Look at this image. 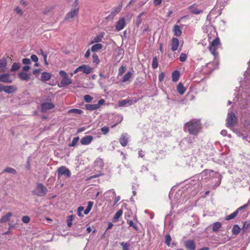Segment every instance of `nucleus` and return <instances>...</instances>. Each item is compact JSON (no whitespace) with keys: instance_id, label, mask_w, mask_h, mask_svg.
<instances>
[{"instance_id":"obj_1","label":"nucleus","mask_w":250,"mask_h":250,"mask_svg":"<svg viewBox=\"0 0 250 250\" xmlns=\"http://www.w3.org/2000/svg\"><path fill=\"white\" fill-rule=\"evenodd\" d=\"M202 125L200 120L192 119L187 122L184 126L185 131L188 132L190 134L197 135L201 132Z\"/></svg>"},{"instance_id":"obj_2","label":"nucleus","mask_w":250,"mask_h":250,"mask_svg":"<svg viewBox=\"0 0 250 250\" xmlns=\"http://www.w3.org/2000/svg\"><path fill=\"white\" fill-rule=\"evenodd\" d=\"M220 44L221 42L219 38H216L210 43L208 47V50L215 58H216L218 55L216 50L219 48Z\"/></svg>"},{"instance_id":"obj_3","label":"nucleus","mask_w":250,"mask_h":250,"mask_svg":"<svg viewBox=\"0 0 250 250\" xmlns=\"http://www.w3.org/2000/svg\"><path fill=\"white\" fill-rule=\"evenodd\" d=\"M47 192V189L42 184L38 183L33 191V193L38 196H44Z\"/></svg>"},{"instance_id":"obj_4","label":"nucleus","mask_w":250,"mask_h":250,"mask_svg":"<svg viewBox=\"0 0 250 250\" xmlns=\"http://www.w3.org/2000/svg\"><path fill=\"white\" fill-rule=\"evenodd\" d=\"M58 177L60 178L62 175H65L67 177L71 176L70 171L65 166H62L57 169Z\"/></svg>"},{"instance_id":"obj_5","label":"nucleus","mask_w":250,"mask_h":250,"mask_svg":"<svg viewBox=\"0 0 250 250\" xmlns=\"http://www.w3.org/2000/svg\"><path fill=\"white\" fill-rule=\"evenodd\" d=\"M104 102H105L104 100L102 99L99 100L98 102V103L96 104H86L85 105V107L87 110L93 111V110H96V109H98V108H99L100 107L101 105L104 104Z\"/></svg>"},{"instance_id":"obj_6","label":"nucleus","mask_w":250,"mask_h":250,"mask_svg":"<svg viewBox=\"0 0 250 250\" xmlns=\"http://www.w3.org/2000/svg\"><path fill=\"white\" fill-rule=\"evenodd\" d=\"M79 12V8H72L68 12L65 17V20L72 19L77 17Z\"/></svg>"},{"instance_id":"obj_7","label":"nucleus","mask_w":250,"mask_h":250,"mask_svg":"<svg viewBox=\"0 0 250 250\" xmlns=\"http://www.w3.org/2000/svg\"><path fill=\"white\" fill-rule=\"evenodd\" d=\"M138 100L136 98H133L132 100H130L129 99H126L125 100L122 101H119L118 102L119 106L123 107L125 105H130L134 103H137Z\"/></svg>"},{"instance_id":"obj_8","label":"nucleus","mask_w":250,"mask_h":250,"mask_svg":"<svg viewBox=\"0 0 250 250\" xmlns=\"http://www.w3.org/2000/svg\"><path fill=\"white\" fill-rule=\"evenodd\" d=\"M236 117L233 113L230 112L228 114L227 124L229 126H233L236 123Z\"/></svg>"},{"instance_id":"obj_9","label":"nucleus","mask_w":250,"mask_h":250,"mask_svg":"<svg viewBox=\"0 0 250 250\" xmlns=\"http://www.w3.org/2000/svg\"><path fill=\"white\" fill-rule=\"evenodd\" d=\"M198 5L196 3H193L190 5L188 7V9L189 10L191 14L195 15H198L203 12V10L200 9L198 8Z\"/></svg>"},{"instance_id":"obj_10","label":"nucleus","mask_w":250,"mask_h":250,"mask_svg":"<svg viewBox=\"0 0 250 250\" xmlns=\"http://www.w3.org/2000/svg\"><path fill=\"white\" fill-rule=\"evenodd\" d=\"M126 25L125 20L124 17H122L116 22L115 25L116 30L118 31L123 30Z\"/></svg>"},{"instance_id":"obj_11","label":"nucleus","mask_w":250,"mask_h":250,"mask_svg":"<svg viewBox=\"0 0 250 250\" xmlns=\"http://www.w3.org/2000/svg\"><path fill=\"white\" fill-rule=\"evenodd\" d=\"M13 82L9 73H5L0 75V82L11 83Z\"/></svg>"},{"instance_id":"obj_12","label":"nucleus","mask_w":250,"mask_h":250,"mask_svg":"<svg viewBox=\"0 0 250 250\" xmlns=\"http://www.w3.org/2000/svg\"><path fill=\"white\" fill-rule=\"evenodd\" d=\"M41 106L42 112H45L48 110L53 109L55 107V105L53 104L48 102L43 103Z\"/></svg>"},{"instance_id":"obj_13","label":"nucleus","mask_w":250,"mask_h":250,"mask_svg":"<svg viewBox=\"0 0 250 250\" xmlns=\"http://www.w3.org/2000/svg\"><path fill=\"white\" fill-rule=\"evenodd\" d=\"M184 246L188 250H195V244L192 240H188L184 242Z\"/></svg>"},{"instance_id":"obj_14","label":"nucleus","mask_w":250,"mask_h":250,"mask_svg":"<svg viewBox=\"0 0 250 250\" xmlns=\"http://www.w3.org/2000/svg\"><path fill=\"white\" fill-rule=\"evenodd\" d=\"M171 46V49L172 51L174 52L178 50V47L179 46V42L177 38L174 37L172 39Z\"/></svg>"},{"instance_id":"obj_15","label":"nucleus","mask_w":250,"mask_h":250,"mask_svg":"<svg viewBox=\"0 0 250 250\" xmlns=\"http://www.w3.org/2000/svg\"><path fill=\"white\" fill-rule=\"evenodd\" d=\"M72 83V80L70 79H69L67 76L65 78H63V79H62V81H61L60 84H59L58 85L60 87H65L71 84Z\"/></svg>"},{"instance_id":"obj_16","label":"nucleus","mask_w":250,"mask_h":250,"mask_svg":"<svg viewBox=\"0 0 250 250\" xmlns=\"http://www.w3.org/2000/svg\"><path fill=\"white\" fill-rule=\"evenodd\" d=\"M93 140V137L92 136H86L83 137L81 140L80 142L82 145H88L91 143Z\"/></svg>"},{"instance_id":"obj_17","label":"nucleus","mask_w":250,"mask_h":250,"mask_svg":"<svg viewBox=\"0 0 250 250\" xmlns=\"http://www.w3.org/2000/svg\"><path fill=\"white\" fill-rule=\"evenodd\" d=\"M18 77L22 81L27 82L30 79V74L25 72H21L18 74Z\"/></svg>"},{"instance_id":"obj_18","label":"nucleus","mask_w":250,"mask_h":250,"mask_svg":"<svg viewBox=\"0 0 250 250\" xmlns=\"http://www.w3.org/2000/svg\"><path fill=\"white\" fill-rule=\"evenodd\" d=\"M79 69H80V71H82L86 74H90L92 71V69L90 66L85 64L79 66Z\"/></svg>"},{"instance_id":"obj_19","label":"nucleus","mask_w":250,"mask_h":250,"mask_svg":"<svg viewBox=\"0 0 250 250\" xmlns=\"http://www.w3.org/2000/svg\"><path fill=\"white\" fill-rule=\"evenodd\" d=\"M2 90L8 94H11L16 91L17 88L14 85L2 86Z\"/></svg>"},{"instance_id":"obj_20","label":"nucleus","mask_w":250,"mask_h":250,"mask_svg":"<svg viewBox=\"0 0 250 250\" xmlns=\"http://www.w3.org/2000/svg\"><path fill=\"white\" fill-rule=\"evenodd\" d=\"M104 33L102 32L100 33L99 35H98L96 37H95L93 40H92L90 42V44H93L94 43H98L101 42L103 38L104 37Z\"/></svg>"},{"instance_id":"obj_21","label":"nucleus","mask_w":250,"mask_h":250,"mask_svg":"<svg viewBox=\"0 0 250 250\" xmlns=\"http://www.w3.org/2000/svg\"><path fill=\"white\" fill-rule=\"evenodd\" d=\"M52 77V75L49 72H43L42 74L41 80L42 82L49 81Z\"/></svg>"},{"instance_id":"obj_22","label":"nucleus","mask_w":250,"mask_h":250,"mask_svg":"<svg viewBox=\"0 0 250 250\" xmlns=\"http://www.w3.org/2000/svg\"><path fill=\"white\" fill-rule=\"evenodd\" d=\"M128 138L126 137L125 134H122L119 139V142L123 146H127L128 144Z\"/></svg>"},{"instance_id":"obj_23","label":"nucleus","mask_w":250,"mask_h":250,"mask_svg":"<svg viewBox=\"0 0 250 250\" xmlns=\"http://www.w3.org/2000/svg\"><path fill=\"white\" fill-rule=\"evenodd\" d=\"M7 64V61L5 58L0 59V71H4Z\"/></svg>"},{"instance_id":"obj_24","label":"nucleus","mask_w":250,"mask_h":250,"mask_svg":"<svg viewBox=\"0 0 250 250\" xmlns=\"http://www.w3.org/2000/svg\"><path fill=\"white\" fill-rule=\"evenodd\" d=\"M13 215L12 213L11 212H8L7 214H6L5 215H3L1 219H0V223H4L5 222H8L10 218Z\"/></svg>"},{"instance_id":"obj_25","label":"nucleus","mask_w":250,"mask_h":250,"mask_svg":"<svg viewBox=\"0 0 250 250\" xmlns=\"http://www.w3.org/2000/svg\"><path fill=\"white\" fill-rule=\"evenodd\" d=\"M173 31L176 36H180L182 34L181 28L178 25H174L173 26Z\"/></svg>"},{"instance_id":"obj_26","label":"nucleus","mask_w":250,"mask_h":250,"mask_svg":"<svg viewBox=\"0 0 250 250\" xmlns=\"http://www.w3.org/2000/svg\"><path fill=\"white\" fill-rule=\"evenodd\" d=\"M103 48V45L101 43H97L92 46L91 48V51L96 52Z\"/></svg>"},{"instance_id":"obj_27","label":"nucleus","mask_w":250,"mask_h":250,"mask_svg":"<svg viewBox=\"0 0 250 250\" xmlns=\"http://www.w3.org/2000/svg\"><path fill=\"white\" fill-rule=\"evenodd\" d=\"M222 227V224L219 222H216L212 225V230L217 232Z\"/></svg>"},{"instance_id":"obj_28","label":"nucleus","mask_w":250,"mask_h":250,"mask_svg":"<svg viewBox=\"0 0 250 250\" xmlns=\"http://www.w3.org/2000/svg\"><path fill=\"white\" fill-rule=\"evenodd\" d=\"M133 74L131 72H127L123 77L122 82L123 83H125L127 81H128L132 77Z\"/></svg>"},{"instance_id":"obj_29","label":"nucleus","mask_w":250,"mask_h":250,"mask_svg":"<svg viewBox=\"0 0 250 250\" xmlns=\"http://www.w3.org/2000/svg\"><path fill=\"white\" fill-rule=\"evenodd\" d=\"M123 211L122 209H119L115 214L113 217V220L114 222H117L119 218L122 215Z\"/></svg>"},{"instance_id":"obj_30","label":"nucleus","mask_w":250,"mask_h":250,"mask_svg":"<svg viewBox=\"0 0 250 250\" xmlns=\"http://www.w3.org/2000/svg\"><path fill=\"white\" fill-rule=\"evenodd\" d=\"M180 76L179 72L177 70L174 71L172 73V80L173 82H177Z\"/></svg>"},{"instance_id":"obj_31","label":"nucleus","mask_w":250,"mask_h":250,"mask_svg":"<svg viewBox=\"0 0 250 250\" xmlns=\"http://www.w3.org/2000/svg\"><path fill=\"white\" fill-rule=\"evenodd\" d=\"M177 88L178 92L181 95L184 94V93L186 91V89L184 87L183 84L181 83H180L178 84Z\"/></svg>"},{"instance_id":"obj_32","label":"nucleus","mask_w":250,"mask_h":250,"mask_svg":"<svg viewBox=\"0 0 250 250\" xmlns=\"http://www.w3.org/2000/svg\"><path fill=\"white\" fill-rule=\"evenodd\" d=\"M93 202L89 201L86 209L84 210V214L86 215L89 213L93 205Z\"/></svg>"},{"instance_id":"obj_33","label":"nucleus","mask_w":250,"mask_h":250,"mask_svg":"<svg viewBox=\"0 0 250 250\" xmlns=\"http://www.w3.org/2000/svg\"><path fill=\"white\" fill-rule=\"evenodd\" d=\"M241 229L237 225H234L232 229V233L234 235H237L240 232Z\"/></svg>"},{"instance_id":"obj_34","label":"nucleus","mask_w":250,"mask_h":250,"mask_svg":"<svg viewBox=\"0 0 250 250\" xmlns=\"http://www.w3.org/2000/svg\"><path fill=\"white\" fill-rule=\"evenodd\" d=\"M122 3L119 4L117 8H115L112 11L111 14L114 15L119 13L122 8Z\"/></svg>"},{"instance_id":"obj_35","label":"nucleus","mask_w":250,"mask_h":250,"mask_svg":"<svg viewBox=\"0 0 250 250\" xmlns=\"http://www.w3.org/2000/svg\"><path fill=\"white\" fill-rule=\"evenodd\" d=\"M127 224L129 225V227H132L135 230H138V227L136 224L134 223L133 221L130 220H127Z\"/></svg>"},{"instance_id":"obj_36","label":"nucleus","mask_w":250,"mask_h":250,"mask_svg":"<svg viewBox=\"0 0 250 250\" xmlns=\"http://www.w3.org/2000/svg\"><path fill=\"white\" fill-rule=\"evenodd\" d=\"M238 213V210H236L235 211H234L232 213H231V214H229V215L226 216V217L225 218V220H229L235 218L237 215Z\"/></svg>"},{"instance_id":"obj_37","label":"nucleus","mask_w":250,"mask_h":250,"mask_svg":"<svg viewBox=\"0 0 250 250\" xmlns=\"http://www.w3.org/2000/svg\"><path fill=\"white\" fill-rule=\"evenodd\" d=\"M68 113H73L77 114H81L83 113V111L81 109L73 108V109H70L68 111Z\"/></svg>"},{"instance_id":"obj_38","label":"nucleus","mask_w":250,"mask_h":250,"mask_svg":"<svg viewBox=\"0 0 250 250\" xmlns=\"http://www.w3.org/2000/svg\"><path fill=\"white\" fill-rule=\"evenodd\" d=\"M74 216L73 215L68 216L67 218V226L68 227H71L72 223V222L73 220L74 219Z\"/></svg>"},{"instance_id":"obj_39","label":"nucleus","mask_w":250,"mask_h":250,"mask_svg":"<svg viewBox=\"0 0 250 250\" xmlns=\"http://www.w3.org/2000/svg\"><path fill=\"white\" fill-rule=\"evenodd\" d=\"M79 140V137H76L73 138L72 142L68 145L69 147L75 146Z\"/></svg>"},{"instance_id":"obj_40","label":"nucleus","mask_w":250,"mask_h":250,"mask_svg":"<svg viewBox=\"0 0 250 250\" xmlns=\"http://www.w3.org/2000/svg\"><path fill=\"white\" fill-rule=\"evenodd\" d=\"M20 68V66L19 63L17 62H14L11 68V71H15L18 70Z\"/></svg>"},{"instance_id":"obj_41","label":"nucleus","mask_w":250,"mask_h":250,"mask_svg":"<svg viewBox=\"0 0 250 250\" xmlns=\"http://www.w3.org/2000/svg\"><path fill=\"white\" fill-rule=\"evenodd\" d=\"M158 66V60L156 57L153 58L152 62V67L153 69H156Z\"/></svg>"},{"instance_id":"obj_42","label":"nucleus","mask_w":250,"mask_h":250,"mask_svg":"<svg viewBox=\"0 0 250 250\" xmlns=\"http://www.w3.org/2000/svg\"><path fill=\"white\" fill-rule=\"evenodd\" d=\"M3 172H8L12 174H16V171L15 169L11 167H6L3 171Z\"/></svg>"},{"instance_id":"obj_43","label":"nucleus","mask_w":250,"mask_h":250,"mask_svg":"<svg viewBox=\"0 0 250 250\" xmlns=\"http://www.w3.org/2000/svg\"><path fill=\"white\" fill-rule=\"evenodd\" d=\"M121 245L122 246L123 250H129V244L127 243L121 242L120 243Z\"/></svg>"},{"instance_id":"obj_44","label":"nucleus","mask_w":250,"mask_h":250,"mask_svg":"<svg viewBox=\"0 0 250 250\" xmlns=\"http://www.w3.org/2000/svg\"><path fill=\"white\" fill-rule=\"evenodd\" d=\"M93 62L96 64H98L100 62V60L98 56L96 54H94L92 56Z\"/></svg>"},{"instance_id":"obj_45","label":"nucleus","mask_w":250,"mask_h":250,"mask_svg":"<svg viewBox=\"0 0 250 250\" xmlns=\"http://www.w3.org/2000/svg\"><path fill=\"white\" fill-rule=\"evenodd\" d=\"M187 59V56L186 54L183 53L181 54L180 57H179V60L181 62H184L186 61Z\"/></svg>"},{"instance_id":"obj_46","label":"nucleus","mask_w":250,"mask_h":250,"mask_svg":"<svg viewBox=\"0 0 250 250\" xmlns=\"http://www.w3.org/2000/svg\"><path fill=\"white\" fill-rule=\"evenodd\" d=\"M126 67L125 66H121L119 69L118 75L121 76L125 72Z\"/></svg>"},{"instance_id":"obj_47","label":"nucleus","mask_w":250,"mask_h":250,"mask_svg":"<svg viewBox=\"0 0 250 250\" xmlns=\"http://www.w3.org/2000/svg\"><path fill=\"white\" fill-rule=\"evenodd\" d=\"M171 241V237L169 235V234H167L166 236V237H165V242H166V244L168 246H169L170 245V241Z\"/></svg>"},{"instance_id":"obj_48","label":"nucleus","mask_w":250,"mask_h":250,"mask_svg":"<svg viewBox=\"0 0 250 250\" xmlns=\"http://www.w3.org/2000/svg\"><path fill=\"white\" fill-rule=\"evenodd\" d=\"M93 99V98L89 95H85L84 96V100L87 103L90 102Z\"/></svg>"},{"instance_id":"obj_49","label":"nucleus","mask_w":250,"mask_h":250,"mask_svg":"<svg viewBox=\"0 0 250 250\" xmlns=\"http://www.w3.org/2000/svg\"><path fill=\"white\" fill-rule=\"evenodd\" d=\"M101 130V131L102 132V133L104 135H106V134H107L109 130V128L105 126L102 127Z\"/></svg>"},{"instance_id":"obj_50","label":"nucleus","mask_w":250,"mask_h":250,"mask_svg":"<svg viewBox=\"0 0 250 250\" xmlns=\"http://www.w3.org/2000/svg\"><path fill=\"white\" fill-rule=\"evenodd\" d=\"M22 221L24 223H28L30 222V217L28 216H23L21 219Z\"/></svg>"},{"instance_id":"obj_51","label":"nucleus","mask_w":250,"mask_h":250,"mask_svg":"<svg viewBox=\"0 0 250 250\" xmlns=\"http://www.w3.org/2000/svg\"><path fill=\"white\" fill-rule=\"evenodd\" d=\"M84 210V208L82 206L79 207L78 208L77 211H78V215L79 216L82 217L83 216V215L82 213V212Z\"/></svg>"},{"instance_id":"obj_52","label":"nucleus","mask_w":250,"mask_h":250,"mask_svg":"<svg viewBox=\"0 0 250 250\" xmlns=\"http://www.w3.org/2000/svg\"><path fill=\"white\" fill-rule=\"evenodd\" d=\"M22 62L23 64L28 65L31 63V61L28 58H24L22 60Z\"/></svg>"},{"instance_id":"obj_53","label":"nucleus","mask_w":250,"mask_h":250,"mask_svg":"<svg viewBox=\"0 0 250 250\" xmlns=\"http://www.w3.org/2000/svg\"><path fill=\"white\" fill-rule=\"evenodd\" d=\"M142 21V20L141 18H140V16H138L137 17V20L136 21V26L137 27H139L140 25V24H141Z\"/></svg>"},{"instance_id":"obj_54","label":"nucleus","mask_w":250,"mask_h":250,"mask_svg":"<svg viewBox=\"0 0 250 250\" xmlns=\"http://www.w3.org/2000/svg\"><path fill=\"white\" fill-rule=\"evenodd\" d=\"M59 75L63 79L68 76L67 73L63 70H61L59 72Z\"/></svg>"},{"instance_id":"obj_55","label":"nucleus","mask_w":250,"mask_h":250,"mask_svg":"<svg viewBox=\"0 0 250 250\" xmlns=\"http://www.w3.org/2000/svg\"><path fill=\"white\" fill-rule=\"evenodd\" d=\"M165 74L164 72H162L159 75L158 79L160 82H162L165 78Z\"/></svg>"},{"instance_id":"obj_56","label":"nucleus","mask_w":250,"mask_h":250,"mask_svg":"<svg viewBox=\"0 0 250 250\" xmlns=\"http://www.w3.org/2000/svg\"><path fill=\"white\" fill-rule=\"evenodd\" d=\"M31 58V59L34 62H38V57L36 55H34V54H33L30 57Z\"/></svg>"},{"instance_id":"obj_57","label":"nucleus","mask_w":250,"mask_h":250,"mask_svg":"<svg viewBox=\"0 0 250 250\" xmlns=\"http://www.w3.org/2000/svg\"><path fill=\"white\" fill-rule=\"evenodd\" d=\"M14 11L17 13V14H20L21 15L22 14V11H21V9L19 7H17Z\"/></svg>"},{"instance_id":"obj_58","label":"nucleus","mask_w":250,"mask_h":250,"mask_svg":"<svg viewBox=\"0 0 250 250\" xmlns=\"http://www.w3.org/2000/svg\"><path fill=\"white\" fill-rule=\"evenodd\" d=\"M153 2L155 6H158L162 3V0H154Z\"/></svg>"},{"instance_id":"obj_59","label":"nucleus","mask_w":250,"mask_h":250,"mask_svg":"<svg viewBox=\"0 0 250 250\" xmlns=\"http://www.w3.org/2000/svg\"><path fill=\"white\" fill-rule=\"evenodd\" d=\"M79 0H75L74 3V8H79Z\"/></svg>"},{"instance_id":"obj_60","label":"nucleus","mask_w":250,"mask_h":250,"mask_svg":"<svg viewBox=\"0 0 250 250\" xmlns=\"http://www.w3.org/2000/svg\"><path fill=\"white\" fill-rule=\"evenodd\" d=\"M30 69V67L28 65H25L22 67V70L24 71H28Z\"/></svg>"},{"instance_id":"obj_61","label":"nucleus","mask_w":250,"mask_h":250,"mask_svg":"<svg viewBox=\"0 0 250 250\" xmlns=\"http://www.w3.org/2000/svg\"><path fill=\"white\" fill-rule=\"evenodd\" d=\"M40 73V69H35L33 71V74L35 75H38Z\"/></svg>"},{"instance_id":"obj_62","label":"nucleus","mask_w":250,"mask_h":250,"mask_svg":"<svg viewBox=\"0 0 250 250\" xmlns=\"http://www.w3.org/2000/svg\"><path fill=\"white\" fill-rule=\"evenodd\" d=\"M90 55V50L88 49L86 51V53H85V55H84V57L86 58H88V57H89Z\"/></svg>"},{"instance_id":"obj_63","label":"nucleus","mask_w":250,"mask_h":250,"mask_svg":"<svg viewBox=\"0 0 250 250\" xmlns=\"http://www.w3.org/2000/svg\"><path fill=\"white\" fill-rule=\"evenodd\" d=\"M120 200V197L119 196L116 197L115 199H114V205H116L118 202Z\"/></svg>"},{"instance_id":"obj_64","label":"nucleus","mask_w":250,"mask_h":250,"mask_svg":"<svg viewBox=\"0 0 250 250\" xmlns=\"http://www.w3.org/2000/svg\"><path fill=\"white\" fill-rule=\"evenodd\" d=\"M113 225L112 223H111V222L108 223V227L106 229V230H107L109 229H111L112 228V227H113Z\"/></svg>"}]
</instances>
